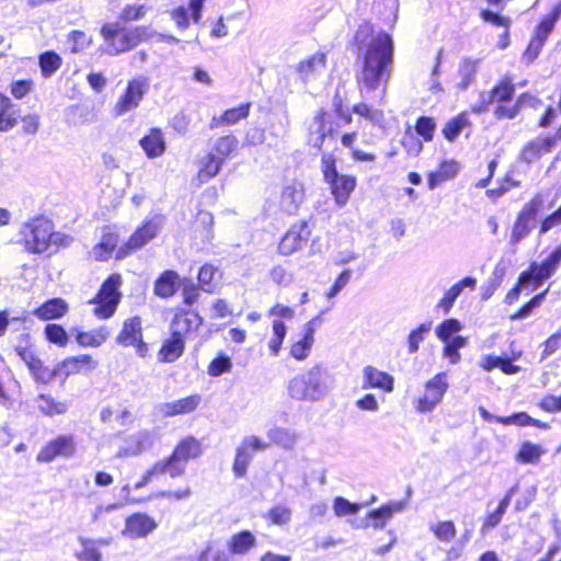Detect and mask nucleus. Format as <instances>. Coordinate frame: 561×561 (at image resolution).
Returning <instances> with one entry per match:
<instances>
[{
  "label": "nucleus",
  "instance_id": "obj_1",
  "mask_svg": "<svg viewBox=\"0 0 561 561\" xmlns=\"http://www.w3.org/2000/svg\"><path fill=\"white\" fill-rule=\"evenodd\" d=\"M394 45L392 37L386 32L375 35L365 48L360 60V70L356 80L360 94L371 98L380 90L379 99L386 94V88L392 72Z\"/></svg>",
  "mask_w": 561,
  "mask_h": 561
},
{
  "label": "nucleus",
  "instance_id": "obj_2",
  "mask_svg": "<svg viewBox=\"0 0 561 561\" xmlns=\"http://www.w3.org/2000/svg\"><path fill=\"white\" fill-rule=\"evenodd\" d=\"M333 386V377L321 364L295 375L288 380L287 394L295 401L319 402L323 400Z\"/></svg>",
  "mask_w": 561,
  "mask_h": 561
},
{
  "label": "nucleus",
  "instance_id": "obj_3",
  "mask_svg": "<svg viewBox=\"0 0 561 561\" xmlns=\"http://www.w3.org/2000/svg\"><path fill=\"white\" fill-rule=\"evenodd\" d=\"M51 229L54 225L47 218L42 216L32 218L22 225L19 242L30 253H44L51 245Z\"/></svg>",
  "mask_w": 561,
  "mask_h": 561
},
{
  "label": "nucleus",
  "instance_id": "obj_4",
  "mask_svg": "<svg viewBox=\"0 0 561 561\" xmlns=\"http://www.w3.org/2000/svg\"><path fill=\"white\" fill-rule=\"evenodd\" d=\"M202 454L201 443L193 436L182 439L173 453L164 460H160L171 478H178L185 472L186 463Z\"/></svg>",
  "mask_w": 561,
  "mask_h": 561
},
{
  "label": "nucleus",
  "instance_id": "obj_5",
  "mask_svg": "<svg viewBox=\"0 0 561 561\" xmlns=\"http://www.w3.org/2000/svg\"><path fill=\"white\" fill-rule=\"evenodd\" d=\"M122 285V277L118 274L111 275L101 286L98 295L90 301L94 304L93 313L99 319L111 318L121 300L118 288Z\"/></svg>",
  "mask_w": 561,
  "mask_h": 561
},
{
  "label": "nucleus",
  "instance_id": "obj_6",
  "mask_svg": "<svg viewBox=\"0 0 561 561\" xmlns=\"http://www.w3.org/2000/svg\"><path fill=\"white\" fill-rule=\"evenodd\" d=\"M561 263V244L541 263L533 262L529 267L519 274L520 285L525 288L537 289L546 279L550 278Z\"/></svg>",
  "mask_w": 561,
  "mask_h": 561
},
{
  "label": "nucleus",
  "instance_id": "obj_7",
  "mask_svg": "<svg viewBox=\"0 0 561 561\" xmlns=\"http://www.w3.org/2000/svg\"><path fill=\"white\" fill-rule=\"evenodd\" d=\"M149 88V78L144 75H138L128 80L124 92L113 107L114 115L118 117L136 110L148 93Z\"/></svg>",
  "mask_w": 561,
  "mask_h": 561
},
{
  "label": "nucleus",
  "instance_id": "obj_8",
  "mask_svg": "<svg viewBox=\"0 0 561 561\" xmlns=\"http://www.w3.org/2000/svg\"><path fill=\"white\" fill-rule=\"evenodd\" d=\"M164 222L161 215H154L146 220L128 239V241L118 248L116 259L121 260L129 255L133 251L141 249L149 241L154 239L160 232Z\"/></svg>",
  "mask_w": 561,
  "mask_h": 561
},
{
  "label": "nucleus",
  "instance_id": "obj_9",
  "mask_svg": "<svg viewBox=\"0 0 561 561\" xmlns=\"http://www.w3.org/2000/svg\"><path fill=\"white\" fill-rule=\"evenodd\" d=\"M339 124L333 122L332 115L321 108L312 118L308 128V144L320 149L325 141L334 140L337 134Z\"/></svg>",
  "mask_w": 561,
  "mask_h": 561
},
{
  "label": "nucleus",
  "instance_id": "obj_10",
  "mask_svg": "<svg viewBox=\"0 0 561 561\" xmlns=\"http://www.w3.org/2000/svg\"><path fill=\"white\" fill-rule=\"evenodd\" d=\"M560 16L561 1L553 7L552 11L548 15H546L537 26L534 37L531 38L523 55V59L527 64L533 62L539 56L545 45V42L549 37L550 33L553 31L554 25L560 19Z\"/></svg>",
  "mask_w": 561,
  "mask_h": 561
},
{
  "label": "nucleus",
  "instance_id": "obj_11",
  "mask_svg": "<svg viewBox=\"0 0 561 561\" xmlns=\"http://www.w3.org/2000/svg\"><path fill=\"white\" fill-rule=\"evenodd\" d=\"M448 389L446 373H438L425 385V394L419 399L416 410L421 413L433 411Z\"/></svg>",
  "mask_w": 561,
  "mask_h": 561
},
{
  "label": "nucleus",
  "instance_id": "obj_12",
  "mask_svg": "<svg viewBox=\"0 0 561 561\" xmlns=\"http://www.w3.org/2000/svg\"><path fill=\"white\" fill-rule=\"evenodd\" d=\"M268 444L262 442L259 437L251 435L242 439L236 450L233 462V472L236 477L242 478L247 473V469L253 459L255 451L265 450Z\"/></svg>",
  "mask_w": 561,
  "mask_h": 561
},
{
  "label": "nucleus",
  "instance_id": "obj_13",
  "mask_svg": "<svg viewBox=\"0 0 561 561\" xmlns=\"http://www.w3.org/2000/svg\"><path fill=\"white\" fill-rule=\"evenodd\" d=\"M101 35L104 38L105 46L103 51L114 56L129 50L126 28L117 23L104 24L101 28Z\"/></svg>",
  "mask_w": 561,
  "mask_h": 561
},
{
  "label": "nucleus",
  "instance_id": "obj_14",
  "mask_svg": "<svg viewBox=\"0 0 561 561\" xmlns=\"http://www.w3.org/2000/svg\"><path fill=\"white\" fill-rule=\"evenodd\" d=\"M206 0H188V5H180L171 12V19L180 31L190 27L191 20L198 24L202 21L204 3Z\"/></svg>",
  "mask_w": 561,
  "mask_h": 561
},
{
  "label": "nucleus",
  "instance_id": "obj_15",
  "mask_svg": "<svg viewBox=\"0 0 561 561\" xmlns=\"http://www.w3.org/2000/svg\"><path fill=\"white\" fill-rule=\"evenodd\" d=\"M156 528L157 524L150 516L136 513L126 519L122 534L130 539H139L147 537Z\"/></svg>",
  "mask_w": 561,
  "mask_h": 561
},
{
  "label": "nucleus",
  "instance_id": "obj_16",
  "mask_svg": "<svg viewBox=\"0 0 561 561\" xmlns=\"http://www.w3.org/2000/svg\"><path fill=\"white\" fill-rule=\"evenodd\" d=\"M404 508L402 502H391L382 505L377 510H373L368 513L366 520L360 525L356 524V528L373 527L375 529H381L386 526L387 522L392 518L394 513H400Z\"/></svg>",
  "mask_w": 561,
  "mask_h": 561
},
{
  "label": "nucleus",
  "instance_id": "obj_17",
  "mask_svg": "<svg viewBox=\"0 0 561 561\" xmlns=\"http://www.w3.org/2000/svg\"><path fill=\"white\" fill-rule=\"evenodd\" d=\"M203 324L198 312L185 310L178 312L171 322V333L184 340L185 335L196 332Z\"/></svg>",
  "mask_w": 561,
  "mask_h": 561
},
{
  "label": "nucleus",
  "instance_id": "obj_18",
  "mask_svg": "<svg viewBox=\"0 0 561 561\" xmlns=\"http://www.w3.org/2000/svg\"><path fill=\"white\" fill-rule=\"evenodd\" d=\"M75 451L73 438L71 436L61 435L49 442L37 455L39 462H50L56 457H68Z\"/></svg>",
  "mask_w": 561,
  "mask_h": 561
},
{
  "label": "nucleus",
  "instance_id": "obj_19",
  "mask_svg": "<svg viewBox=\"0 0 561 561\" xmlns=\"http://www.w3.org/2000/svg\"><path fill=\"white\" fill-rule=\"evenodd\" d=\"M307 224L305 221L293 225L278 244V251L282 255H290L298 251L307 240Z\"/></svg>",
  "mask_w": 561,
  "mask_h": 561
},
{
  "label": "nucleus",
  "instance_id": "obj_20",
  "mask_svg": "<svg viewBox=\"0 0 561 561\" xmlns=\"http://www.w3.org/2000/svg\"><path fill=\"white\" fill-rule=\"evenodd\" d=\"M394 379L386 371L374 366H365L363 369V389H381L386 392L393 391Z\"/></svg>",
  "mask_w": 561,
  "mask_h": 561
},
{
  "label": "nucleus",
  "instance_id": "obj_21",
  "mask_svg": "<svg viewBox=\"0 0 561 561\" xmlns=\"http://www.w3.org/2000/svg\"><path fill=\"white\" fill-rule=\"evenodd\" d=\"M304 201V185L297 181H294L284 186L280 195L279 205L284 213L293 215L297 213Z\"/></svg>",
  "mask_w": 561,
  "mask_h": 561
},
{
  "label": "nucleus",
  "instance_id": "obj_22",
  "mask_svg": "<svg viewBox=\"0 0 561 561\" xmlns=\"http://www.w3.org/2000/svg\"><path fill=\"white\" fill-rule=\"evenodd\" d=\"M201 401L199 394H192L176 401L160 403L156 409L162 416H175L195 411Z\"/></svg>",
  "mask_w": 561,
  "mask_h": 561
},
{
  "label": "nucleus",
  "instance_id": "obj_23",
  "mask_svg": "<svg viewBox=\"0 0 561 561\" xmlns=\"http://www.w3.org/2000/svg\"><path fill=\"white\" fill-rule=\"evenodd\" d=\"M332 195L339 206H344L356 186V179L352 175L337 174L327 181Z\"/></svg>",
  "mask_w": 561,
  "mask_h": 561
},
{
  "label": "nucleus",
  "instance_id": "obj_24",
  "mask_svg": "<svg viewBox=\"0 0 561 561\" xmlns=\"http://www.w3.org/2000/svg\"><path fill=\"white\" fill-rule=\"evenodd\" d=\"M60 376L68 378L70 375L78 373H90L98 367V362L90 355H78L67 357L58 363Z\"/></svg>",
  "mask_w": 561,
  "mask_h": 561
},
{
  "label": "nucleus",
  "instance_id": "obj_25",
  "mask_svg": "<svg viewBox=\"0 0 561 561\" xmlns=\"http://www.w3.org/2000/svg\"><path fill=\"white\" fill-rule=\"evenodd\" d=\"M325 55L323 53H316L308 58L301 60L297 65V72L300 79L307 83L319 77L325 68Z\"/></svg>",
  "mask_w": 561,
  "mask_h": 561
},
{
  "label": "nucleus",
  "instance_id": "obj_26",
  "mask_svg": "<svg viewBox=\"0 0 561 561\" xmlns=\"http://www.w3.org/2000/svg\"><path fill=\"white\" fill-rule=\"evenodd\" d=\"M111 541V538L91 539L80 536L78 542L81 546V550L77 551L75 557L79 561H102L100 547L108 546Z\"/></svg>",
  "mask_w": 561,
  "mask_h": 561
},
{
  "label": "nucleus",
  "instance_id": "obj_27",
  "mask_svg": "<svg viewBox=\"0 0 561 561\" xmlns=\"http://www.w3.org/2000/svg\"><path fill=\"white\" fill-rule=\"evenodd\" d=\"M152 444V437L148 431H139L128 437L124 447L118 451V457L138 456Z\"/></svg>",
  "mask_w": 561,
  "mask_h": 561
},
{
  "label": "nucleus",
  "instance_id": "obj_28",
  "mask_svg": "<svg viewBox=\"0 0 561 561\" xmlns=\"http://www.w3.org/2000/svg\"><path fill=\"white\" fill-rule=\"evenodd\" d=\"M553 149L552 140L547 137H537L527 142L522 152L520 159L526 163L537 161L542 154L550 152Z\"/></svg>",
  "mask_w": 561,
  "mask_h": 561
},
{
  "label": "nucleus",
  "instance_id": "obj_29",
  "mask_svg": "<svg viewBox=\"0 0 561 561\" xmlns=\"http://www.w3.org/2000/svg\"><path fill=\"white\" fill-rule=\"evenodd\" d=\"M142 337L141 319L133 317L124 321L123 328L116 337V342L122 346H131L140 342Z\"/></svg>",
  "mask_w": 561,
  "mask_h": 561
},
{
  "label": "nucleus",
  "instance_id": "obj_30",
  "mask_svg": "<svg viewBox=\"0 0 561 561\" xmlns=\"http://www.w3.org/2000/svg\"><path fill=\"white\" fill-rule=\"evenodd\" d=\"M68 311L67 302L61 298H53L33 311V314L43 321L59 319L64 317Z\"/></svg>",
  "mask_w": 561,
  "mask_h": 561
},
{
  "label": "nucleus",
  "instance_id": "obj_31",
  "mask_svg": "<svg viewBox=\"0 0 561 561\" xmlns=\"http://www.w3.org/2000/svg\"><path fill=\"white\" fill-rule=\"evenodd\" d=\"M256 546V538L250 530L239 531L230 537L227 542L229 553L245 556Z\"/></svg>",
  "mask_w": 561,
  "mask_h": 561
},
{
  "label": "nucleus",
  "instance_id": "obj_32",
  "mask_svg": "<svg viewBox=\"0 0 561 561\" xmlns=\"http://www.w3.org/2000/svg\"><path fill=\"white\" fill-rule=\"evenodd\" d=\"M140 146L150 159L162 156L165 151V141L159 128H152L148 135L140 139Z\"/></svg>",
  "mask_w": 561,
  "mask_h": 561
},
{
  "label": "nucleus",
  "instance_id": "obj_33",
  "mask_svg": "<svg viewBox=\"0 0 561 561\" xmlns=\"http://www.w3.org/2000/svg\"><path fill=\"white\" fill-rule=\"evenodd\" d=\"M180 276L175 271H164L154 283V294L161 298L172 297L179 288Z\"/></svg>",
  "mask_w": 561,
  "mask_h": 561
},
{
  "label": "nucleus",
  "instance_id": "obj_34",
  "mask_svg": "<svg viewBox=\"0 0 561 561\" xmlns=\"http://www.w3.org/2000/svg\"><path fill=\"white\" fill-rule=\"evenodd\" d=\"M35 403L37 410L46 416L53 417L55 415L65 414L68 411V403L55 400L50 394L39 393Z\"/></svg>",
  "mask_w": 561,
  "mask_h": 561
},
{
  "label": "nucleus",
  "instance_id": "obj_35",
  "mask_svg": "<svg viewBox=\"0 0 561 561\" xmlns=\"http://www.w3.org/2000/svg\"><path fill=\"white\" fill-rule=\"evenodd\" d=\"M18 123L16 112L11 100L0 93V131L11 130Z\"/></svg>",
  "mask_w": 561,
  "mask_h": 561
},
{
  "label": "nucleus",
  "instance_id": "obj_36",
  "mask_svg": "<svg viewBox=\"0 0 561 561\" xmlns=\"http://www.w3.org/2000/svg\"><path fill=\"white\" fill-rule=\"evenodd\" d=\"M111 331L106 325H102L89 332H78L76 340L81 346L99 347L110 336Z\"/></svg>",
  "mask_w": 561,
  "mask_h": 561
},
{
  "label": "nucleus",
  "instance_id": "obj_37",
  "mask_svg": "<svg viewBox=\"0 0 561 561\" xmlns=\"http://www.w3.org/2000/svg\"><path fill=\"white\" fill-rule=\"evenodd\" d=\"M118 242V237L115 233L108 232L103 234L101 241L93 247L91 255L96 261H107Z\"/></svg>",
  "mask_w": 561,
  "mask_h": 561
},
{
  "label": "nucleus",
  "instance_id": "obj_38",
  "mask_svg": "<svg viewBox=\"0 0 561 561\" xmlns=\"http://www.w3.org/2000/svg\"><path fill=\"white\" fill-rule=\"evenodd\" d=\"M184 340L172 334L171 339L167 340L159 352L160 359L165 363L176 360L184 352Z\"/></svg>",
  "mask_w": 561,
  "mask_h": 561
},
{
  "label": "nucleus",
  "instance_id": "obj_39",
  "mask_svg": "<svg viewBox=\"0 0 561 561\" xmlns=\"http://www.w3.org/2000/svg\"><path fill=\"white\" fill-rule=\"evenodd\" d=\"M250 111V104H242L238 107L229 108L224 112V114L219 117L214 116L211 127L218 126V125H233L237 124L239 121L247 118L249 116Z\"/></svg>",
  "mask_w": 561,
  "mask_h": 561
},
{
  "label": "nucleus",
  "instance_id": "obj_40",
  "mask_svg": "<svg viewBox=\"0 0 561 561\" xmlns=\"http://www.w3.org/2000/svg\"><path fill=\"white\" fill-rule=\"evenodd\" d=\"M222 164L224 162L216 158L214 152L206 154V157L202 160V167L198 171L199 181L205 183L211 178L216 176L219 173Z\"/></svg>",
  "mask_w": 561,
  "mask_h": 561
},
{
  "label": "nucleus",
  "instance_id": "obj_41",
  "mask_svg": "<svg viewBox=\"0 0 561 561\" xmlns=\"http://www.w3.org/2000/svg\"><path fill=\"white\" fill-rule=\"evenodd\" d=\"M61 57L53 50L45 51L38 57V65L44 78H50L61 67Z\"/></svg>",
  "mask_w": 561,
  "mask_h": 561
},
{
  "label": "nucleus",
  "instance_id": "obj_42",
  "mask_svg": "<svg viewBox=\"0 0 561 561\" xmlns=\"http://www.w3.org/2000/svg\"><path fill=\"white\" fill-rule=\"evenodd\" d=\"M30 373L35 380V382L38 383H49L54 378L60 376V370L58 364L54 368H49L48 366L44 365L42 359H38L34 367H31Z\"/></svg>",
  "mask_w": 561,
  "mask_h": 561
},
{
  "label": "nucleus",
  "instance_id": "obj_43",
  "mask_svg": "<svg viewBox=\"0 0 561 561\" xmlns=\"http://www.w3.org/2000/svg\"><path fill=\"white\" fill-rule=\"evenodd\" d=\"M238 145L239 141L233 135L222 136L215 141L211 152L225 163L226 159L237 150Z\"/></svg>",
  "mask_w": 561,
  "mask_h": 561
},
{
  "label": "nucleus",
  "instance_id": "obj_44",
  "mask_svg": "<svg viewBox=\"0 0 561 561\" xmlns=\"http://www.w3.org/2000/svg\"><path fill=\"white\" fill-rule=\"evenodd\" d=\"M527 99H531V96L527 93H523L518 96L517 101L514 104H499L494 110V116L497 119L515 118Z\"/></svg>",
  "mask_w": 561,
  "mask_h": 561
},
{
  "label": "nucleus",
  "instance_id": "obj_45",
  "mask_svg": "<svg viewBox=\"0 0 561 561\" xmlns=\"http://www.w3.org/2000/svg\"><path fill=\"white\" fill-rule=\"evenodd\" d=\"M495 102L503 103L513 99L515 93V85L513 78L505 76L495 87L491 90Z\"/></svg>",
  "mask_w": 561,
  "mask_h": 561
},
{
  "label": "nucleus",
  "instance_id": "obj_46",
  "mask_svg": "<svg viewBox=\"0 0 561 561\" xmlns=\"http://www.w3.org/2000/svg\"><path fill=\"white\" fill-rule=\"evenodd\" d=\"M273 334L268 341V348L273 356H277L287 334V327L282 320H274L272 324Z\"/></svg>",
  "mask_w": 561,
  "mask_h": 561
},
{
  "label": "nucleus",
  "instance_id": "obj_47",
  "mask_svg": "<svg viewBox=\"0 0 561 561\" xmlns=\"http://www.w3.org/2000/svg\"><path fill=\"white\" fill-rule=\"evenodd\" d=\"M469 125V118L466 113H460L456 117L451 118L444 127L443 134L449 141H454L462 129Z\"/></svg>",
  "mask_w": 561,
  "mask_h": 561
},
{
  "label": "nucleus",
  "instance_id": "obj_48",
  "mask_svg": "<svg viewBox=\"0 0 561 561\" xmlns=\"http://www.w3.org/2000/svg\"><path fill=\"white\" fill-rule=\"evenodd\" d=\"M478 60H472L469 58H466L461 61L459 66V76L461 80L458 83L460 89L465 90L473 82L478 71Z\"/></svg>",
  "mask_w": 561,
  "mask_h": 561
},
{
  "label": "nucleus",
  "instance_id": "obj_49",
  "mask_svg": "<svg viewBox=\"0 0 561 561\" xmlns=\"http://www.w3.org/2000/svg\"><path fill=\"white\" fill-rule=\"evenodd\" d=\"M267 437L276 445L284 448H291L296 442V437L288 430L274 426L267 431Z\"/></svg>",
  "mask_w": 561,
  "mask_h": 561
},
{
  "label": "nucleus",
  "instance_id": "obj_50",
  "mask_svg": "<svg viewBox=\"0 0 561 561\" xmlns=\"http://www.w3.org/2000/svg\"><path fill=\"white\" fill-rule=\"evenodd\" d=\"M430 529L434 533L435 537L443 542H450L456 536V526L450 520L432 524Z\"/></svg>",
  "mask_w": 561,
  "mask_h": 561
},
{
  "label": "nucleus",
  "instance_id": "obj_51",
  "mask_svg": "<svg viewBox=\"0 0 561 561\" xmlns=\"http://www.w3.org/2000/svg\"><path fill=\"white\" fill-rule=\"evenodd\" d=\"M444 356L449 359L451 364H457L460 360L459 350L466 345V339L457 335L448 341H444Z\"/></svg>",
  "mask_w": 561,
  "mask_h": 561
},
{
  "label": "nucleus",
  "instance_id": "obj_52",
  "mask_svg": "<svg viewBox=\"0 0 561 561\" xmlns=\"http://www.w3.org/2000/svg\"><path fill=\"white\" fill-rule=\"evenodd\" d=\"M360 504L352 503L343 496H336L333 501V511L337 517L355 515L360 511Z\"/></svg>",
  "mask_w": 561,
  "mask_h": 561
},
{
  "label": "nucleus",
  "instance_id": "obj_53",
  "mask_svg": "<svg viewBox=\"0 0 561 561\" xmlns=\"http://www.w3.org/2000/svg\"><path fill=\"white\" fill-rule=\"evenodd\" d=\"M541 454L540 446L524 443L517 454V460L523 463H535L540 459Z\"/></svg>",
  "mask_w": 561,
  "mask_h": 561
},
{
  "label": "nucleus",
  "instance_id": "obj_54",
  "mask_svg": "<svg viewBox=\"0 0 561 561\" xmlns=\"http://www.w3.org/2000/svg\"><path fill=\"white\" fill-rule=\"evenodd\" d=\"M431 331V323H422L412 330L408 337L409 353L414 354L419 351L420 343L424 341L425 335Z\"/></svg>",
  "mask_w": 561,
  "mask_h": 561
},
{
  "label": "nucleus",
  "instance_id": "obj_55",
  "mask_svg": "<svg viewBox=\"0 0 561 561\" xmlns=\"http://www.w3.org/2000/svg\"><path fill=\"white\" fill-rule=\"evenodd\" d=\"M548 289L534 296L527 304H525L517 312L511 316V320H523L527 318L536 308L540 307L546 298Z\"/></svg>",
  "mask_w": 561,
  "mask_h": 561
},
{
  "label": "nucleus",
  "instance_id": "obj_56",
  "mask_svg": "<svg viewBox=\"0 0 561 561\" xmlns=\"http://www.w3.org/2000/svg\"><path fill=\"white\" fill-rule=\"evenodd\" d=\"M462 325L457 319H447L436 328V335L440 341L453 339L454 334L461 330Z\"/></svg>",
  "mask_w": 561,
  "mask_h": 561
},
{
  "label": "nucleus",
  "instance_id": "obj_57",
  "mask_svg": "<svg viewBox=\"0 0 561 561\" xmlns=\"http://www.w3.org/2000/svg\"><path fill=\"white\" fill-rule=\"evenodd\" d=\"M46 339L56 345L66 346L68 343V334L66 330L59 324H47L45 327Z\"/></svg>",
  "mask_w": 561,
  "mask_h": 561
},
{
  "label": "nucleus",
  "instance_id": "obj_58",
  "mask_svg": "<svg viewBox=\"0 0 561 561\" xmlns=\"http://www.w3.org/2000/svg\"><path fill=\"white\" fill-rule=\"evenodd\" d=\"M217 270L211 264H205L199 268L198 272V282L202 289L206 293H214L215 286L213 285V279Z\"/></svg>",
  "mask_w": 561,
  "mask_h": 561
},
{
  "label": "nucleus",
  "instance_id": "obj_59",
  "mask_svg": "<svg viewBox=\"0 0 561 561\" xmlns=\"http://www.w3.org/2000/svg\"><path fill=\"white\" fill-rule=\"evenodd\" d=\"M313 343V340L302 336L291 345L290 355L297 360L306 359L310 354Z\"/></svg>",
  "mask_w": 561,
  "mask_h": 561
},
{
  "label": "nucleus",
  "instance_id": "obj_60",
  "mask_svg": "<svg viewBox=\"0 0 561 561\" xmlns=\"http://www.w3.org/2000/svg\"><path fill=\"white\" fill-rule=\"evenodd\" d=\"M267 517L275 525H286L291 519V510L284 505H276L268 511Z\"/></svg>",
  "mask_w": 561,
  "mask_h": 561
},
{
  "label": "nucleus",
  "instance_id": "obj_61",
  "mask_svg": "<svg viewBox=\"0 0 561 561\" xmlns=\"http://www.w3.org/2000/svg\"><path fill=\"white\" fill-rule=\"evenodd\" d=\"M531 221L518 216L512 230L511 241L518 243L526 238L531 230Z\"/></svg>",
  "mask_w": 561,
  "mask_h": 561
},
{
  "label": "nucleus",
  "instance_id": "obj_62",
  "mask_svg": "<svg viewBox=\"0 0 561 561\" xmlns=\"http://www.w3.org/2000/svg\"><path fill=\"white\" fill-rule=\"evenodd\" d=\"M435 127L436 124L433 118L421 116L416 122L415 130L425 141H430L433 139Z\"/></svg>",
  "mask_w": 561,
  "mask_h": 561
},
{
  "label": "nucleus",
  "instance_id": "obj_63",
  "mask_svg": "<svg viewBox=\"0 0 561 561\" xmlns=\"http://www.w3.org/2000/svg\"><path fill=\"white\" fill-rule=\"evenodd\" d=\"M148 12V7L145 4H128L119 13V19L123 21H136L140 20Z\"/></svg>",
  "mask_w": 561,
  "mask_h": 561
},
{
  "label": "nucleus",
  "instance_id": "obj_64",
  "mask_svg": "<svg viewBox=\"0 0 561 561\" xmlns=\"http://www.w3.org/2000/svg\"><path fill=\"white\" fill-rule=\"evenodd\" d=\"M543 206V199L540 195L535 196L529 203H527L518 216L534 222L537 214Z\"/></svg>",
  "mask_w": 561,
  "mask_h": 561
}]
</instances>
